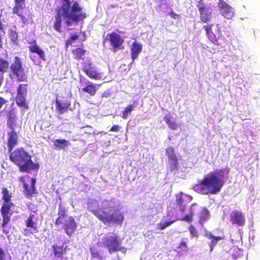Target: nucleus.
<instances>
[{
	"label": "nucleus",
	"instance_id": "obj_2",
	"mask_svg": "<svg viewBox=\"0 0 260 260\" xmlns=\"http://www.w3.org/2000/svg\"><path fill=\"white\" fill-rule=\"evenodd\" d=\"M230 169L229 167L210 172L193 188L196 192L204 194H216L221 190L225 180L229 178Z\"/></svg>",
	"mask_w": 260,
	"mask_h": 260
},
{
	"label": "nucleus",
	"instance_id": "obj_14",
	"mask_svg": "<svg viewBox=\"0 0 260 260\" xmlns=\"http://www.w3.org/2000/svg\"><path fill=\"white\" fill-rule=\"evenodd\" d=\"M221 14L228 19H231L234 15L232 7L223 0H219L217 4Z\"/></svg>",
	"mask_w": 260,
	"mask_h": 260
},
{
	"label": "nucleus",
	"instance_id": "obj_10",
	"mask_svg": "<svg viewBox=\"0 0 260 260\" xmlns=\"http://www.w3.org/2000/svg\"><path fill=\"white\" fill-rule=\"evenodd\" d=\"M110 45L113 52H116L120 49H123L124 40L119 34L112 32L108 35Z\"/></svg>",
	"mask_w": 260,
	"mask_h": 260
},
{
	"label": "nucleus",
	"instance_id": "obj_35",
	"mask_svg": "<svg viewBox=\"0 0 260 260\" xmlns=\"http://www.w3.org/2000/svg\"><path fill=\"white\" fill-rule=\"evenodd\" d=\"M9 62L7 60L0 58V73L6 72L9 68Z\"/></svg>",
	"mask_w": 260,
	"mask_h": 260
},
{
	"label": "nucleus",
	"instance_id": "obj_23",
	"mask_svg": "<svg viewBox=\"0 0 260 260\" xmlns=\"http://www.w3.org/2000/svg\"><path fill=\"white\" fill-rule=\"evenodd\" d=\"M68 210L61 204L59 205L58 217L55 221V225H59L63 223V219L68 216Z\"/></svg>",
	"mask_w": 260,
	"mask_h": 260
},
{
	"label": "nucleus",
	"instance_id": "obj_46",
	"mask_svg": "<svg viewBox=\"0 0 260 260\" xmlns=\"http://www.w3.org/2000/svg\"><path fill=\"white\" fill-rule=\"evenodd\" d=\"M5 257V252L3 249L0 247V260H3Z\"/></svg>",
	"mask_w": 260,
	"mask_h": 260
},
{
	"label": "nucleus",
	"instance_id": "obj_17",
	"mask_svg": "<svg viewBox=\"0 0 260 260\" xmlns=\"http://www.w3.org/2000/svg\"><path fill=\"white\" fill-rule=\"evenodd\" d=\"M230 221L233 224L243 226L245 223V218L243 214L238 210H234L230 215Z\"/></svg>",
	"mask_w": 260,
	"mask_h": 260
},
{
	"label": "nucleus",
	"instance_id": "obj_9",
	"mask_svg": "<svg viewBox=\"0 0 260 260\" xmlns=\"http://www.w3.org/2000/svg\"><path fill=\"white\" fill-rule=\"evenodd\" d=\"M82 71L89 78L94 80H100L102 78V74L93 66L91 61H86L83 63Z\"/></svg>",
	"mask_w": 260,
	"mask_h": 260
},
{
	"label": "nucleus",
	"instance_id": "obj_41",
	"mask_svg": "<svg viewBox=\"0 0 260 260\" xmlns=\"http://www.w3.org/2000/svg\"><path fill=\"white\" fill-rule=\"evenodd\" d=\"M189 231L190 232V236L191 238L198 237V233L196 228L192 225H190L188 228Z\"/></svg>",
	"mask_w": 260,
	"mask_h": 260
},
{
	"label": "nucleus",
	"instance_id": "obj_18",
	"mask_svg": "<svg viewBox=\"0 0 260 260\" xmlns=\"http://www.w3.org/2000/svg\"><path fill=\"white\" fill-rule=\"evenodd\" d=\"M28 49L30 52L37 54L43 61L46 60L45 51L37 44L36 40L29 42Z\"/></svg>",
	"mask_w": 260,
	"mask_h": 260
},
{
	"label": "nucleus",
	"instance_id": "obj_3",
	"mask_svg": "<svg viewBox=\"0 0 260 260\" xmlns=\"http://www.w3.org/2000/svg\"><path fill=\"white\" fill-rule=\"evenodd\" d=\"M90 211L104 223H114L121 224L124 219V213L118 208L111 205L108 200H104L101 206H91Z\"/></svg>",
	"mask_w": 260,
	"mask_h": 260
},
{
	"label": "nucleus",
	"instance_id": "obj_11",
	"mask_svg": "<svg viewBox=\"0 0 260 260\" xmlns=\"http://www.w3.org/2000/svg\"><path fill=\"white\" fill-rule=\"evenodd\" d=\"M200 13V20L202 22L207 23L212 19V12L209 8L205 6L203 0H200L197 6Z\"/></svg>",
	"mask_w": 260,
	"mask_h": 260
},
{
	"label": "nucleus",
	"instance_id": "obj_45",
	"mask_svg": "<svg viewBox=\"0 0 260 260\" xmlns=\"http://www.w3.org/2000/svg\"><path fill=\"white\" fill-rule=\"evenodd\" d=\"M169 15H170V16L173 18V19H178L180 17V15L177 14H176L175 13H174V11H171L170 13H169Z\"/></svg>",
	"mask_w": 260,
	"mask_h": 260
},
{
	"label": "nucleus",
	"instance_id": "obj_43",
	"mask_svg": "<svg viewBox=\"0 0 260 260\" xmlns=\"http://www.w3.org/2000/svg\"><path fill=\"white\" fill-rule=\"evenodd\" d=\"M91 254L92 258H98L99 260H102V256L100 255L99 252L91 251Z\"/></svg>",
	"mask_w": 260,
	"mask_h": 260
},
{
	"label": "nucleus",
	"instance_id": "obj_38",
	"mask_svg": "<svg viewBox=\"0 0 260 260\" xmlns=\"http://www.w3.org/2000/svg\"><path fill=\"white\" fill-rule=\"evenodd\" d=\"M166 153L169 159L175 158L176 156L175 150L172 147H169L166 149Z\"/></svg>",
	"mask_w": 260,
	"mask_h": 260
},
{
	"label": "nucleus",
	"instance_id": "obj_24",
	"mask_svg": "<svg viewBox=\"0 0 260 260\" xmlns=\"http://www.w3.org/2000/svg\"><path fill=\"white\" fill-rule=\"evenodd\" d=\"M206 237L211 239V242L209 243L210 247V251L212 252L213 250L214 247L217 244L219 240H223L224 236H214L212 233H208L206 234Z\"/></svg>",
	"mask_w": 260,
	"mask_h": 260
},
{
	"label": "nucleus",
	"instance_id": "obj_34",
	"mask_svg": "<svg viewBox=\"0 0 260 260\" xmlns=\"http://www.w3.org/2000/svg\"><path fill=\"white\" fill-rule=\"evenodd\" d=\"M188 239L187 238H182L177 247L178 249H180L181 251L187 252L188 250V247L187 246V242H188Z\"/></svg>",
	"mask_w": 260,
	"mask_h": 260
},
{
	"label": "nucleus",
	"instance_id": "obj_40",
	"mask_svg": "<svg viewBox=\"0 0 260 260\" xmlns=\"http://www.w3.org/2000/svg\"><path fill=\"white\" fill-rule=\"evenodd\" d=\"M175 220L165 221L164 222H160L158 224V227L159 230H164L166 228L170 226Z\"/></svg>",
	"mask_w": 260,
	"mask_h": 260
},
{
	"label": "nucleus",
	"instance_id": "obj_39",
	"mask_svg": "<svg viewBox=\"0 0 260 260\" xmlns=\"http://www.w3.org/2000/svg\"><path fill=\"white\" fill-rule=\"evenodd\" d=\"M133 105H129L125 108L124 111L122 112V118L124 119L127 118L129 114H131V112L133 110Z\"/></svg>",
	"mask_w": 260,
	"mask_h": 260
},
{
	"label": "nucleus",
	"instance_id": "obj_26",
	"mask_svg": "<svg viewBox=\"0 0 260 260\" xmlns=\"http://www.w3.org/2000/svg\"><path fill=\"white\" fill-rule=\"evenodd\" d=\"M54 145L57 149H65L71 144L66 139H56L53 141Z\"/></svg>",
	"mask_w": 260,
	"mask_h": 260
},
{
	"label": "nucleus",
	"instance_id": "obj_30",
	"mask_svg": "<svg viewBox=\"0 0 260 260\" xmlns=\"http://www.w3.org/2000/svg\"><path fill=\"white\" fill-rule=\"evenodd\" d=\"M172 117L170 114L166 115L164 117V120L171 129L176 130L178 127L177 123L171 119Z\"/></svg>",
	"mask_w": 260,
	"mask_h": 260
},
{
	"label": "nucleus",
	"instance_id": "obj_19",
	"mask_svg": "<svg viewBox=\"0 0 260 260\" xmlns=\"http://www.w3.org/2000/svg\"><path fill=\"white\" fill-rule=\"evenodd\" d=\"M15 6L13 8V13L20 17L23 21L25 18L23 15L22 11L25 6V0H14Z\"/></svg>",
	"mask_w": 260,
	"mask_h": 260
},
{
	"label": "nucleus",
	"instance_id": "obj_6",
	"mask_svg": "<svg viewBox=\"0 0 260 260\" xmlns=\"http://www.w3.org/2000/svg\"><path fill=\"white\" fill-rule=\"evenodd\" d=\"M2 194L3 203L0 209V212L3 218V222L1 226L4 228L11 220V216L12 215L11 208L13 207L14 205L11 200V194L9 192L7 188L4 187L2 188Z\"/></svg>",
	"mask_w": 260,
	"mask_h": 260
},
{
	"label": "nucleus",
	"instance_id": "obj_16",
	"mask_svg": "<svg viewBox=\"0 0 260 260\" xmlns=\"http://www.w3.org/2000/svg\"><path fill=\"white\" fill-rule=\"evenodd\" d=\"M77 226V223L73 216H69L68 219L63 223V229L69 236H72L76 230Z\"/></svg>",
	"mask_w": 260,
	"mask_h": 260
},
{
	"label": "nucleus",
	"instance_id": "obj_5",
	"mask_svg": "<svg viewBox=\"0 0 260 260\" xmlns=\"http://www.w3.org/2000/svg\"><path fill=\"white\" fill-rule=\"evenodd\" d=\"M9 76L18 82L27 81V72L25 71L22 59L20 57L15 56L14 57L9 67Z\"/></svg>",
	"mask_w": 260,
	"mask_h": 260
},
{
	"label": "nucleus",
	"instance_id": "obj_21",
	"mask_svg": "<svg viewBox=\"0 0 260 260\" xmlns=\"http://www.w3.org/2000/svg\"><path fill=\"white\" fill-rule=\"evenodd\" d=\"M143 48V45L138 43L137 41L134 42L131 48V57L133 62L138 57L140 53Z\"/></svg>",
	"mask_w": 260,
	"mask_h": 260
},
{
	"label": "nucleus",
	"instance_id": "obj_13",
	"mask_svg": "<svg viewBox=\"0 0 260 260\" xmlns=\"http://www.w3.org/2000/svg\"><path fill=\"white\" fill-rule=\"evenodd\" d=\"M19 180L23 184L24 187L23 193L27 198L30 199L34 194L37 193L35 187L36 179L35 178H31V184L30 186L27 184L25 180L24 177H20L19 178Z\"/></svg>",
	"mask_w": 260,
	"mask_h": 260
},
{
	"label": "nucleus",
	"instance_id": "obj_1",
	"mask_svg": "<svg viewBox=\"0 0 260 260\" xmlns=\"http://www.w3.org/2000/svg\"><path fill=\"white\" fill-rule=\"evenodd\" d=\"M61 6L55 9L53 22L54 29L58 32H61L62 18L66 25L70 26L87 17L86 14L82 11V8L77 2L72 4L71 0H61Z\"/></svg>",
	"mask_w": 260,
	"mask_h": 260
},
{
	"label": "nucleus",
	"instance_id": "obj_48",
	"mask_svg": "<svg viewBox=\"0 0 260 260\" xmlns=\"http://www.w3.org/2000/svg\"><path fill=\"white\" fill-rule=\"evenodd\" d=\"M30 59L35 63H36V59H35V58H34V57H32L30 56Z\"/></svg>",
	"mask_w": 260,
	"mask_h": 260
},
{
	"label": "nucleus",
	"instance_id": "obj_32",
	"mask_svg": "<svg viewBox=\"0 0 260 260\" xmlns=\"http://www.w3.org/2000/svg\"><path fill=\"white\" fill-rule=\"evenodd\" d=\"M35 215L33 214H29L27 220L25 221V224L27 228H31L34 231L38 232L37 224L33 221Z\"/></svg>",
	"mask_w": 260,
	"mask_h": 260
},
{
	"label": "nucleus",
	"instance_id": "obj_27",
	"mask_svg": "<svg viewBox=\"0 0 260 260\" xmlns=\"http://www.w3.org/2000/svg\"><path fill=\"white\" fill-rule=\"evenodd\" d=\"M82 91L88 93L91 96H94L97 92L96 85L89 82L82 88Z\"/></svg>",
	"mask_w": 260,
	"mask_h": 260
},
{
	"label": "nucleus",
	"instance_id": "obj_15",
	"mask_svg": "<svg viewBox=\"0 0 260 260\" xmlns=\"http://www.w3.org/2000/svg\"><path fill=\"white\" fill-rule=\"evenodd\" d=\"M19 134L15 131H10L7 133V145L9 152H11L18 145L19 141Z\"/></svg>",
	"mask_w": 260,
	"mask_h": 260
},
{
	"label": "nucleus",
	"instance_id": "obj_25",
	"mask_svg": "<svg viewBox=\"0 0 260 260\" xmlns=\"http://www.w3.org/2000/svg\"><path fill=\"white\" fill-rule=\"evenodd\" d=\"M213 24L211 23L206 25L203 26V28L206 31V35L209 39L213 43H216L218 41L217 37L212 32V27Z\"/></svg>",
	"mask_w": 260,
	"mask_h": 260
},
{
	"label": "nucleus",
	"instance_id": "obj_7",
	"mask_svg": "<svg viewBox=\"0 0 260 260\" xmlns=\"http://www.w3.org/2000/svg\"><path fill=\"white\" fill-rule=\"evenodd\" d=\"M104 246L107 248L110 253L121 251L124 248L121 246V242L118 237L114 234V236L106 235L102 239Z\"/></svg>",
	"mask_w": 260,
	"mask_h": 260
},
{
	"label": "nucleus",
	"instance_id": "obj_20",
	"mask_svg": "<svg viewBox=\"0 0 260 260\" xmlns=\"http://www.w3.org/2000/svg\"><path fill=\"white\" fill-rule=\"evenodd\" d=\"M7 125L11 131H15L17 127L21 129V125H18L17 123V116L13 111H10L9 113Z\"/></svg>",
	"mask_w": 260,
	"mask_h": 260
},
{
	"label": "nucleus",
	"instance_id": "obj_28",
	"mask_svg": "<svg viewBox=\"0 0 260 260\" xmlns=\"http://www.w3.org/2000/svg\"><path fill=\"white\" fill-rule=\"evenodd\" d=\"M199 222L203 223L207 220L210 216V212L207 208L204 207L201 209L200 212L198 213Z\"/></svg>",
	"mask_w": 260,
	"mask_h": 260
},
{
	"label": "nucleus",
	"instance_id": "obj_4",
	"mask_svg": "<svg viewBox=\"0 0 260 260\" xmlns=\"http://www.w3.org/2000/svg\"><path fill=\"white\" fill-rule=\"evenodd\" d=\"M9 153L10 160L18 167L20 172L29 173L39 169V164L32 160L31 156L23 147H18Z\"/></svg>",
	"mask_w": 260,
	"mask_h": 260
},
{
	"label": "nucleus",
	"instance_id": "obj_29",
	"mask_svg": "<svg viewBox=\"0 0 260 260\" xmlns=\"http://www.w3.org/2000/svg\"><path fill=\"white\" fill-rule=\"evenodd\" d=\"M56 107L58 113L62 114L67 111L70 106V104L62 103L59 100L56 99L55 100Z\"/></svg>",
	"mask_w": 260,
	"mask_h": 260
},
{
	"label": "nucleus",
	"instance_id": "obj_37",
	"mask_svg": "<svg viewBox=\"0 0 260 260\" xmlns=\"http://www.w3.org/2000/svg\"><path fill=\"white\" fill-rule=\"evenodd\" d=\"M169 166L171 171H173L178 169V162L177 157L169 160Z\"/></svg>",
	"mask_w": 260,
	"mask_h": 260
},
{
	"label": "nucleus",
	"instance_id": "obj_31",
	"mask_svg": "<svg viewBox=\"0 0 260 260\" xmlns=\"http://www.w3.org/2000/svg\"><path fill=\"white\" fill-rule=\"evenodd\" d=\"M86 51L85 49L80 47L77 48L72 51L73 54L75 56L74 58L77 60L83 59V56Z\"/></svg>",
	"mask_w": 260,
	"mask_h": 260
},
{
	"label": "nucleus",
	"instance_id": "obj_42",
	"mask_svg": "<svg viewBox=\"0 0 260 260\" xmlns=\"http://www.w3.org/2000/svg\"><path fill=\"white\" fill-rule=\"evenodd\" d=\"M79 38V36L77 34H75L72 35L71 37L69 38V39L67 40V44H71L73 41L76 40Z\"/></svg>",
	"mask_w": 260,
	"mask_h": 260
},
{
	"label": "nucleus",
	"instance_id": "obj_44",
	"mask_svg": "<svg viewBox=\"0 0 260 260\" xmlns=\"http://www.w3.org/2000/svg\"><path fill=\"white\" fill-rule=\"evenodd\" d=\"M120 126L118 124L114 125L110 129L111 132H118L119 131Z\"/></svg>",
	"mask_w": 260,
	"mask_h": 260
},
{
	"label": "nucleus",
	"instance_id": "obj_12",
	"mask_svg": "<svg viewBox=\"0 0 260 260\" xmlns=\"http://www.w3.org/2000/svg\"><path fill=\"white\" fill-rule=\"evenodd\" d=\"M176 203L181 212H184L188 203L192 200V197L188 194L180 191L176 194Z\"/></svg>",
	"mask_w": 260,
	"mask_h": 260
},
{
	"label": "nucleus",
	"instance_id": "obj_8",
	"mask_svg": "<svg viewBox=\"0 0 260 260\" xmlns=\"http://www.w3.org/2000/svg\"><path fill=\"white\" fill-rule=\"evenodd\" d=\"M27 84H20L17 89V95L15 98L16 103L19 107L28 109V106L26 102L25 96L27 93Z\"/></svg>",
	"mask_w": 260,
	"mask_h": 260
},
{
	"label": "nucleus",
	"instance_id": "obj_33",
	"mask_svg": "<svg viewBox=\"0 0 260 260\" xmlns=\"http://www.w3.org/2000/svg\"><path fill=\"white\" fill-rule=\"evenodd\" d=\"M195 206H197L196 203H193L191 204L189 208V214L186 215L183 217H182L180 220L182 221H185L188 222H190L192 220V217L194 214V211L193 209V207Z\"/></svg>",
	"mask_w": 260,
	"mask_h": 260
},
{
	"label": "nucleus",
	"instance_id": "obj_22",
	"mask_svg": "<svg viewBox=\"0 0 260 260\" xmlns=\"http://www.w3.org/2000/svg\"><path fill=\"white\" fill-rule=\"evenodd\" d=\"M64 245L65 244L61 246L57 245V244L52 245L53 253L55 257H62L66 254L68 246L67 245L64 246Z\"/></svg>",
	"mask_w": 260,
	"mask_h": 260
},
{
	"label": "nucleus",
	"instance_id": "obj_47",
	"mask_svg": "<svg viewBox=\"0 0 260 260\" xmlns=\"http://www.w3.org/2000/svg\"><path fill=\"white\" fill-rule=\"evenodd\" d=\"M6 103V101L4 98L0 96V109L2 106Z\"/></svg>",
	"mask_w": 260,
	"mask_h": 260
},
{
	"label": "nucleus",
	"instance_id": "obj_36",
	"mask_svg": "<svg viewBox=\"0 0 260 260\" xmlns=\"http://www.w3.org/2000/svg\"><path fill=\"white\" fill-rule=\"evenodd\" d=\"M9 36L11 41L14 44L17 45L18 44V35L16 30L11 29L9 30Z\"/></svg>",
	"mask_w": 260,
	"mask_h": 260
}]
</instances>
